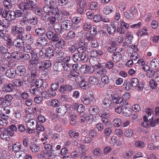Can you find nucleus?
<instances>
[{
    "label": "nucleus",
    "mask_w": 159,
    "mask_h": 159,
    "mask_svg": "<svg viewBox=\"0 0 159 159\" xmlns=\"http://www.w3.org/2000/svg\"><path fill=\"white\" fill-rule=\"evenodd\" d=\"M46 35L47 38L52 42H56L55 46L56 48L61 49L63 48L65 42L62 39H60L59 35L54 33L53 31L48 30Z\"/></svg>",
    "instance_id": "1"
},
{
    "label": "nucleus",
    "mask_w": 159,
    "mask_h": 159,
    "mask_svg": "<svg viewBox=\"0 0 159 159\" xmlns=\"http://www.w3.org/2000/svg\"><path fill=\"white\" fill-rule=\"evenodd\" d=\"M48 2L43 7V10L45 12L51 13L52 15H55L58 10L55 8L57 1V0H47Z\"/></svg>",
    "instance_id": "2"
},
{
    "label": "nucleus",
    "mask_w": 159,
    "mask_h": 159,
    "mask_svg": "<svg viewBox=\"0 0 159 159\" xmlns=\"http://www.w3.org/2000/svg\"><path fill=\"white\" fill-rule=\"evenodd\" d=\"M36 0H27L25 2L22 3L19 5V7L23 10H28L31 8H34L37 5Z\"/></svg>",
    "instance_id": "3"
},
{
    "label": "nucleus",
    "mask_w": 159,
    "mask_h": 159,
    "mask_svg": "<svg viewBox=\"0 0 159 159\" xmlns=\"http://www.w3.org/2000/svg\"><path fill=\"white\" fill-rule=\"evenodd\" d=\"M121 106L123 107V113L124 116L128 117L131 114L132 109L126 101H124L121 103Z\"/></svg>",
    "instance_id": "4"
},
{
    "label": "nucleus",
    "mask_w": 159,
    "mask_h": 159,
    "mask_svg": "<svg viewBox=\"0 0 159 159\" xmlns=\"http://www.w3.org/2000/svg\"><path fill=\"white\" fill-rule=\"evenodd\" d=\"M80 99L83 103L86 105H88L93 101L94 97L93 94L92 93H90L83 95L81 96Z\"/></svg>",
    "instance_id": "5"
},
{
    "label": "nucleus",
    "mask_w": 159,
    "mask_h": 159,
    "mask_svg": "<svg viewBox=\"0 0 159 159\" xmlns=\"http://www.w3.org/2000/svg\"><path fill=\"white\" fill-rule=\"evenodd\" d=\"M39 50L37 48L33 49V50L30 52L31 55V59L29 61V63L30 65H33L37 63L39 61V59L38 56V50Z\"/></svg>",
    "instance_id": "6"
},
{
    "label": "nucleus",
    "mask_w": 159,
    "mask_h": 159,
    "mask_svg": "<svg viewBox=\"0 0 159 159\" xmlns=\"http://www.w3.org/2000/svg\"><path fill=\"white\" fill-rule=\"evenodd\" d=\"M138 10L135 7H132L126 11L124 13L125 17L127 19L132 20L134 18V16L137 13Z\"/></svg>",
    "instance_id": "7"
},
{
    "label": "nucleus",
    "mask_w": 159,
    "mask_h": 159,
    "mask_svg": "<svg viewBox=\"0 0 159 159\" xmlns=\"http://www.w3.org/2000/svg\"><path fill=\"white\" fill-rule=\"evenodd\" d=\"M2 18L6 20L11 21L15 19L14 16V11L13 10H4Z\"/></svg>",
    "instance_id": "8"
},
{
    "label": "nucleus",
    "mask_w": 159,
    "mask_h": 159,
    "mask_svg": "<svg viewBox=\"0 0 159 159\" xmlns=\"http://www.w3.org/2000/svg\"><path fill=\"white\" fill-rule=\"evenodd\" d=\"M130 83L132 86L135 88V89L138 91L142 90L143 88V85L142 83H139L138 79L133 78L131 79Z\"/></svg>",
    "instance_id": "9"
},
{
    "label": "nucleus",
    "mask_w": 159,
    "mask_h": 159,
    "mask_svg": "<svg viewBox=\"0 0 159 159\" xmlns=\"http://www.w3.org/2000/svg\"><path fill=\"white\" fill-rule=\"evenodd\" d=\"M73 83L72 84H62L60 86L59 91L61 93L65 94L73 90Z\"/></svg>",
    "instance_id": "10"
},
{
    "label": "nucleus",
    "mask_w": 159,
    "mask_h": 159,
    "mask_svg": "<svg viewBox=\"0 0 159 159\" xmlns=\"http://www.w3.org/2000/svg\"><path fill=\"white\" fill-rule=\"evenodd\" d=\"M22 35H18L17 38L14 40L13 42V45L21 49L24 45V42L22 39Z\"/></svg>",
    "instance_id": "11"
},
{
    "label": "nucleus",
    "mask_w": 159,
    "mask_h": 159,
    "mask_svg": "<svg viewBox=\"0 0 159 159\" xmlns=\"http://www.w3.org/2000/svg\"><path fill=\"white\" fill-rule=\"evenodd\" d=\"M24 31V28L20 26L13 25L11 26V32L14 35H22Z\"/></svg>",
    "instance_id": "12"
},
{
    "label": "nucleus",
    "mask_w": 159,
    "mask_h": 159,
    "mask_svg": "<svg viewBox=\"0 0 159 159\" xmlns=\"http://www.w3.org/2000/svg\"><path fill=\"white\" fill-rule=\"evenodd\" d=\"M3 39L7 41V46H10L12 44V39L11 36L6 33H4L3 30H0V39Z\"/></svg>",
    "instance_id": "13"
},
{
    "label": "nucleus",
    "mask_w": 159,
    "mask_h": 159,
    "mask_svg": "<svg viewBox=\"0 0 159 159\" xmlns=\"http://www.w3.org/2000/svg\"><path fill=\"white\" fill-rule=\"evenodd\" d=\"M15 87L11 83H7L4 84L2 87V90L5 93H11L15 89Z\"/></svg>",
    "instance_id": "14"
},
{
    "label": "nucleus",
    "mask_w": 159,
    "mask_h": 159,
    "mask_svg": "<svg viewBox=\"0 0 159 159\" xmlns=\"http://www.w3.org/2000/svg\"><path fill=\"white\" fill-rule=\"evenodd\" d=\"M74 40H70L68 43L69 47L67 51L70 53L75 52L77 49V44L74 43Z\"/></svg>",
    "instance_id": "15"
},
{
    "label": "nucleus",
    "mask_w": 159,
    "mask_h": 159,
    "mask_svg": "<svg viewBox=\"0 0 159 159\" xmlns=\"http://www.w3.org/2000/svg\"><path fill=\"white\" fill-rule=\"evenodd\" d=\"M56 111L58 116H63L67 111V108L65 105H60L57 107Z\"/></svg>",
    "instance_id": "16"
},
{
    "label": "nucleus",
    "mask_w": 159,
    "mask_h": 159,
    "mask_svg": "<svg viewBox=\"0 0 159 159\" xmlns=\"http://www.w3.org/2000/svg\"><path fill=\"white\" fill-rule=\"evenodd\" d=\"M54 48V46L53 45H52L49 47L45 49V56L48 58L53 57L54 56V52L53 49Z\"/></svg>",
    "instance_id": "17"
},
{
    "label": "nucleus",
    "mask_w": 159,
    "mask_h": 159,
    "mask_svg": "<svg viewBox=\"0 0 159 159\" xmlns=\"http://www.w3.org/2000/svg\"><path fill=\"white\" fill-rule=\"evenodd\" d=\"M113 103L111 99L110 98H104L102 101V106L103 107L105 108H109Z\"/></svg>",
    "instance_id": "18"
},
{
    "label": "nucleus",
    "mask_w": 159,
    "mask_h": 159,
    "mask_svg": "<svg viewBox=\"0 0 159 159\" xmlns=\"http://www.w3.org/2000/svg\"><path fill=\"white\" fill-rule=\"evenodd\" d=\"M22 146L21 144L19 142H16L12 144V145H9L8 148H10V149L11 150V148L12 150L15 152H18L21 149Z\"/></svg>",
    "instance_id": "19"
},
{
    "label": "nucleus",
    "mask_w": 159,
    "mask_h": 159,
    "mask_svg": "<svg viewBox=\"0 0 159 159\" xmlns=\"http://www.w3.org/2000/svg\"><path fill=\"white\" fill-rule=\"evenodd\" d=\"M72 24V23L70 20H66L63 21L61 26L64 30H69L71 29Z\"/></svg>",
    "instance_id": "20"
},
{
    "label": "nucleus",
    "mask_w": 159,
    "mask_h": 159,
    "mask_svg": "<svg viewBox=\"0 0 159 159\" xmlns=\"http://www.w3.org/2000/svg\"><path fill=\"white\" fill-rule=\"evenodd\" d=\"M75 36V34L74 30L69 31L67 33V35L65 34L62 35L64 39L67 40H69L74 39Z\"/></svg>",
    "instance_id": "21"
},
{
    "label": "nucleus",
    "mask_w": 159,
    "mask_h": 159,
    "mask_svg": "<svg viewBox=\"0 0 159 159\" xmlns=\"http://www.w3.org/2000/svg\"><path fill=\"white\" fill-rule=\"evenodd\" d=\"M37 45L39 47L46 46L48 43V40L44 37H41L37 41Z\"/></svg>",
    "instance_id": "22"
},
{
    "label": "nucleus",
    "mask_w": 159,
    "mask_h": 159,
    "mask_svg": "<svg viewBox=\"0 0 159 159\" xmlns=\"http://www.w3.org/2000/svg\"><path fill=\"white\" fill-rule=\"evenodd\" d=\"M55 15L57 17V20L58 21L60 20L61 21L63 16H69V14L68 12L64 10L61 12L59 11L58 10L57 11V13L55 14Z\"/></svg>",
    "instance_id": "23"
},
{
    "label": "nucleus",
    "mask_w": 159,
    "mask_h": 159,
    "mask_svg": "<svg viewBox=\"0 0 159 159\" xmlns=\"http://www.w3.org/2000/svg\"><path fill=\"white\" fill-rule=\"evenodd\" d=\"M43 81L42 79H39L38 80L33 79L32 80L31 85L35 86L38 88L41 87L43 84Z\"/></svg>",
    "instance_id": "24"
},
{
    "label": "nucleus",
    "mask_w": 159,
    "mask_h": 159,
    "mask_svg": "<svg viewBox=\"0 0 159 159\" xmlns=\"http://www.w3.org/2000/svg\"><path fill=\"white\" fill-rule=\"evenodd\" d=\"M16 72L18 76H23L26 73V70L24 66L20 65L17 67V70Z\"/></svg>",
    "instance_id": "25"
},
{
    "label": "nucleus",
    "mask_w": 159,
    "mask_h": 159,
    "mask_svg": "<svg viewBox=\"0 0 159 159\" xmlns=\"http://www.w3.org/2000/svg\"><path fill=\"white\" fill-rule=\"evenodd\" d=\"M20 9H16L14 11V16L15 18H20L23 16V11H26V12L29 14L30 13V11H28V10H24L19 7Z\"/></svg>",
    "instance_id": "26"
},
{
    "label": "nucleus",
    "mask_w": 159,
    "mask_h": 159,
    "mask_svg": "<svg viewBox=\"0 0 159 159\" xmlns=\"http://www.w3.org/2000/svg\"><path fill=\"white\" fill-rule=\"evenodd\" d=\"M5 74L7 77L14 79L15 77L16 74V70L11 68L7 70Z\"/></svg>",
    "instance_id": "27"
},
{
    "label": "nucleus",
    "mask_w": 159,
    "mask_h": 159,
    "mask_svg": "<svg viewBox=\"0 0 159 159\" xmlns=\"http://www.w3.org/2000/svg\"><path fill=\"white\" fill-rule=\"evenodd\" d=\"M111 97L112 101V100L113 102L115 103L116 104L119 103L121 104V103L124 101L121 97H119L117 94H111Z\"/></svg>",
    "instance_id": "28"
},
{
    "label": "nucleus",
    "mask_w": 159,
    "mask_h": 159,
    "mask_svg": "<svg viewBox=\"0 0 159 159\" xmlns=\"http://www.w3.org/2000/svg\"><path fill=\"white\" fill-rule=\"evenodd\" d=\"M5 129L11 136H12L14 134V132L16 131L17 129L15 125H12L10 126L9 127L6 128Z\"/></svg>",
    "instance_id": "29"
},
{
    "label": "nucleus",
    "mask_w": 159,
    "mask_h": 159,
    "mask_svg": "<svg viewBox=\"0 0 159 159\" xmlns=\"http://www.w3.org/2000/svg\"><path fill=\"white\" fill-rule=\"evenodd\" d=\"M97 67V69L98 70L96 71V75L99 76H102V75H105L107 74V70H106L102 68L99 67V66L95 65Z\"/></svg>",
    "instance_id": "30"
},
{
    "label": "nucleus",
    "mask_w": 159,
    "mask_h": 159,
    "mask_svg": "<svg viewBox=\"0 0 159 159\" xmlns=\"http://www.w3.org/2000/svg\"><path fill=\"white\" fill-rule=\"evenodd\" d=\"M53 68L54 70L61 71L63 68V63L59 61L56 62L53 65Z\"/></svg>",
    "instance_id": "31"
},
{
    "label": "nucleus",
    "mask_w": 159,
    "mask_h": 159,
    "mask_svg": "<svg viewBox=\"0 0 159 159\" xmlns=\"http://www.w3.org/2000/svg\"><path fill=\"white\" fill-rule=\"evenodd\" d=\"M8 52V47L6 45L0 46V55L4 56L7 54H9Z\"/></svg>",
    "instance_id": "32"
},
{
    "label": "nucleus",
    "mask_w": 159,
    "mask_h": 159,
    "mask_svg": "<svg viewBox=\"0 0 159 159\" xmlns=\"http://www.w3.org/2000/svg\"><path fill=\"white\" fill-rule=\"evenodd\" d=\"M114 7L112 5H109L106 6L103 9V12L105 15H108L114 11Z\"/></svg>",
    "instance_id": "33"
},
{
    "label": "nucleus",
    "mask_w": 159,
    "mask_h": 159,
    "mask_svg": "<svg viewBox=\"0 0 159 159\" xmlns=\"http://www.w3.org/2000/svg\"><path fill=\"white\" fill-rule=\"evenodd\" d=\"M89 112L92 115H96L99 113V108L96 106L90 107L89 109Z\"/></svg>",
    "instance_id": "34"
},
{
    "label": "nucleus",
    "mask_w": 159,
    "mask_h": 159,
    "mask_svg": "<svg viewBox=\"0 0 159 159\" xmlns=\"http://www.w3.org/2000/svg\"><path fill=\"white\" fill-rule=\"evenodd\" d=\"M83 29L84 30L89 31L91 27V23L89 20L86 19L83 22Z\"/></svg>",
    "instance_id": "35"
},
{
    "label": "nucleus",
    "mask_w": 159,
    "mask_h": 159,
    "mask_svg": "<svg viewBox=\"0 0 159 159\" xmlns=\"http://www.w3.org/2000/svg\"><path fill=\"white\" fill-rule=\"evenodd\" d=\"M23 80L20 79H15L12 80L13 84L17 87H20L23 84Z\"/></svg>",
    "instance_id": "36"
},
{
    "label": "nucleus",
    "mask_w": 159,
    "mask_h": 159,
    "mask_svg": "<svg viewBox=\"0 0 159 159\" xmlns=\"http://www.w3.org/2000/svg\"><path fill=\"white\" fill-rule=\"evenodd\" d=\"M45 30L43 28H38L35 30V33L38 36L43 35L45 34Z\"/></svg>",
    "instance_id": "37"
},
{
    "label": "nucleus",
    "mask_w": 159,
    "mask_h": 159,
    "mask_svg": "<svg viewBox=\"0 0 159 159\" xmlns=\"http://www.w3.org/2000/svg\"><path fill=\"white\" fill-rule=\"evenodd\" d=\"M79 74V73L75 70H71L70 72V74L67 75L66 78L68 79H71L72 77L77 78L78 77Z\"/></svg>",
    "instance_id": "38"
},
{
    "label": "nucleus",
    "mask_w": 159,
    "mask_h": 159,
    "mask_svg": "<svg viewBox=\"0 0 159 159\" xmlns=\"http://www.w3.org/2000/svg\"><path fill=\"white\" fill-rule=\"evenodd\" d=\"M30 149L33 153H36L39 151L40 149V147L37 145L33 143L30 145Z\"/></svg>",
    "instance_id": "39"
},
{
    "label": "nucleus",
    "mask_w": 159,
    "mask_h": 159,
    "mask_svg": "<svg viewBox=\"0 0 159 159\" xmlns=\"http://www.w3.org/2000/svg\"><path fill=\"white\" fill-rule=\"evenodd\" d=\"M112 56V59L114 62H117L120 61L121 55L119 52H115Z\"/></svg>",
    "instance_id": "40"
},
{
    "label": "nucleus",
    "mask_w": 159,
    "mask_h": 159,
    "mask_svg": "<svg viewBox=\"0 0 159 159\" xmlns=\"http://www.w3.org/2000/svg\"><path fill=\"white\" fill-rule=\"evenodd\" d=\"M66 55V54L61 50L57 51L56 53V57L57 58L59 59L58 60H62L63 58Z\"/></svg>",
    "instance_id": "41"
},
{
    "label": "nucleus",
    "mask_w": 159,
    "mask_h": 159,
    "mask_svg": "<svg viewBox=\"0 0 159 159\" xmlns=\"http://www.w3.org/2000/svg\"><path fill=\"white\" fill-rule=\"evenodd\" d=\"M25 122L26 123L27 126L28 128L31 127L34 125L35 124H37V121L33 119H25Z\"/></svg>",
    "instance_id": "42"
},
{
    "label": "nucleus",
    "mask_w": 159,
    "mask_h": 159,
    "mask_svg": "<svg viewBox=\"0 0 159 159\" xmlns=\"http://www.w3.org/2000/svg\"><path fill=\"white\" fill-rule=\"evenodd\" d=\"M107 30L109 34H113L116 31V28L113 23H112L108 26Z\"/></svg>",
    "instance_id": "43"
},
{
    "label": "nucleus",
    "mask_w": 159,
    "mask_h": 159,
    "mask_svg": "<svg viewBox=\"0 0 159 159\" xmlns=\"http://www.w3.org/2000/svg\"><path fill=\"white\" fill-rule=\"evenodd\" d=\"M143 121L141 123V125L145 128H148L150 126V121L148 120V117L145 116L143 117Z\"/></svg>",
    "instance_id": "44"
},
{
    "label": "nucleus",
    "mask_w": 159,
    "mask_h": 159,
    "mask_svg": "<svg viewBox=\"0 0 159 159\" xmlns=\"http://www.w3.org/2000/svg\"><path fill=\"white\" fill-rule=\"evenodd\" d=\"M32 66L30 65L29 66V70L30 71V76L32 78H36L37 76V71L36 69H32Z\"/></svg>",
    "instance_id": "45"
},
{
    "label": "nucleus",
    "mask_w": 159,
    "mask_h": 159,
    "mask_svg": "<svg viewBox=\"0 0 159 159\" xmlns=\"http://www.w3.org/2000/svg\"><path fill=\"white\" fill-rule=\"evenodd\" d=\"M10 135L6 131L5 129L4 130V131L1 133L0 137L2 139L6 141H9L10 140V138L9 137Z\"/></svg>",
    "instance_id": "46"
},
{
    "label": "nucleus",
    "mask_w": 159,
    "mask_h": 159,
    "mask_svg": "<svg viewBox=\"0 0 159 159\" xmlns=\"http://www.w3.org/2000/svg\"><path fill=\"white\" fill-rule=\"evenodd\" d=\"M38 4H37V5L34 8H31L28 9V11H30L33 10L35 11V13L38 16H40L42 15V9L39 7H37Z\"/></svg>",
    "instance_id": "47"
},
{
    "label": "nucleus",
    "mask_w": 159,
    "mask_h": 159,
    "mask_svg": "<svg viewBox=\"0 0 159 159\" xmlns=\"http://www.w3.org/2000/svg\"><path fill=\"white\" fill-rule=\"evenodd\" d=\"M38 22V18L36 16L30 17L28 19V22L33 25H35Z\"/></svg>",
    "instance_id": "48"
},
{
    "label": "nucleus",
    "mask_w": 159,
    "mask_h": 159,
    "mask_svg": "<svg viewBox=\"0 0 159 159\" xmlns=\"http://www.w3.org/2000/svg\"><path fill=\"white\" fill-rule=\"evenodd\" d=\"M80 88L83 89H86L89 87V83L82 80H80Z\"/></svg>",
    "instance_id": "49"
},
{
    "label": "nucleus",
    "mask_w": 159,
    "mask_h": 159,
    "mask_svg": "<svg viewBox=\"0 0 159 159\" xmlns=\"http://www.w3.org/2000/svg\"><path fill=\"white\" fill-rule=\"evenodd\" d=\"M42 65L44 69L47 70L51 67L52 63L50 61L47 60L42 62Z\"/></svg>",
    "instance_id": "50"
},
{
    "label": "nucleus",
    "mask_w": 159,
    "mask_h": 159,
    "mask_svg": "<svg viewBox=\"0 0 159 159\" xmlns=\"http://www.w3.org/2000/svg\"><path fill=\"white\" fill-rule=\"evenodd\" d=\"M30 93L34 95H39L40 93V89L39 88H34V86H32L30 88Z\"/></svg>",
    "instance_id": "51"
},
{
    "label": "nucleus",
    "mask_w": 159,
    "mask_h": 159,
    "mask_svg": "<svg viewBox=\"0 0 159 159\" xmlns=\"http://www.w3.org/2000/svg\"><path fill=\"white\" fill-rule=\"evenodd\" d=\"M117 49V48L114 46V43H111L110 44V46L107 48L108 51L111 53L115 52Z\"/></svg>",
    "instance_id": "52"
},
{
    "label": "nucleus",
    "mask_w": 159,
    "mask_h": 159,
    "mask_svg": "<svg viewBox=\"0 0 159 159\" xmlns=\"http://www.w3.org/2000/svg\"><path fill=\"white\" fill-rule=\"evenodd\" d=\"M90 45L92 48H98L99 46L98 41L96 38L90 42Z\"/></svg>",
    "instance_id": "53"
},
{
    "label": "nucleus",
    "mask_w": 159,
    "mask_h": 159,
    "mask_svg": "<svg viewBox=\"0 0 159 159\" xmlns=\"http://www.w3.org/2000/svg\"><path fill=\"white\" fill-rule=\"evenodd\" d=\"M122 121L119 118H115L113 121V125L116 127H118L121 125Z\"/></svg>",
    "instance_id": "54"
},
{
    "label": "nucleus",
    "mask_w": 159,
    "mask_h": 159,
    "mask_svg": "<svg viewBox=\"0 0 159 159\" xmlns=\"http://www.w3.org/2000/svg\"><path fill=\"white\" fill-rule=\"evenodd\" d=\"M70 3L68 0H57V3L59 6L66 7L68 6Z\"/></svg>",
    "instance_id": "55"
},
{
    "label": "nucleus",
    "mask_w": 159,
    "mask_h": 159,
    "mask_svg": "<svg viewBox=\"0 0 159 159\" xmlns=\"http://www.w3.org/2000/svg\"><path fill=\"white\" fill-rule=\"evenodd\" d=\"M80 61L83 62H85L88 60L89 56L86 53H83L80 54Z\"/></svg>",
    "instance_id": "56"
},
{
    "label": "nucleus",
    "mask_w": 159,
    "mask_h": 159,
    "mask_svg": "<svg viewBox=\"0 0 159 159\" xmlns=\"http://www.w3.org/2000/svg\"><path fill=\"white\" fill-rule=\"evenodd\" d=\"M3 4L4 7L7 9H11L13 7L12 4L11 2H9L8 0H4L3 1Z\"/></svg>",
    "instance_id": "57"
},
{
    "label": "nucleus",
    "mask_w": 159,
    "mask_h": 159,
    "mask_svg": "<svg viewBox=\"0 0 159 159\" xmlns=\"http://www.w3.org/2000/svg\"><path fill=\"white\" fill-rule=\"evenodd\" d=\"M20 58L24 61H29L30 60V56L28 53H23L21 55Z\"/></svg>",
    "instance_id": "58"
},
{
    "label": "nucleus",
    "mask_w": 159,
    "mask_h": 159,
    "mask_svg": "<svg viewBox=\"0 0 159 159\" xmlns=\"http://www.w3.org/2000/svg\"><path fill=\"white\" fill-rule=\"evenodd\" d=\"M54 31L56 33H58L61 34L62 32V28L61 26H60L59 24H56L54 25Z\"/></svg>",
    "instance_id": "59"
},
{
    "label": "nucleus",
    "mask_w": 159,
    "mask_h": 159,
    "mask_svg": "<svg viewBox=\"0 0 159 159\" xmlns=\"http://www.w3.org/2000/svg\"><path fill=\"white\" fill-rule=\"evenodd\" d=\"M80 54L78 55V53L74 54L72 56L71 58L73 61L75 63H78L80 61Z\"/></svg>",
    "instance_id": "60"
},
{
    "label": "nucleus",
    "mask_w": 159,
    "mask_h": 159,
    "mask_svg": "<svg viewBox=\"0 0 159 159\" xmlns=\"http://www.w3.org/2000/svg\"><path fill=\"white\" fill-rule=\"evenodd\" d=\"M69 134L71 138H76L79 136L80 134L78 132H76L74 130H70L69 132Z\"/></svg>",
    "instance_id": "61"
},
{
    "label": "nucleus",
    "mask_w": 159,
    "mask_h": 159,
    "mask_svg": "<svg viewBox=\"0 0 159 159\" xmlns=\"http://www.w3.org/2000/svg\"><path fill=\"white\" fill-rule=\"evenodd\" d=\"M97 27L96 26L93 25L91 27L90 30V32L91 34L93 36H96L97 33Z\"/></svg>",
    "instance_id": "62"
},
{
    "label": "nucleus",
    "mask_w": 159,
    "mask_h": 159,
    "mask_svg": "<svg viewBox=\"0 0 159 159\" xmlns=\"http://www.w3.org/2000/svg\"><path fill=\"white\" fill-rule=\"evenodd\" d=\"M93 20L96 23H98L101 21L102 16L99 14L95 15L93 18Z\"/></svg>",
    "instance_id": "63"
},
{
    "label": "nucleus",
    "mask_w": 159,
    "mask_h": 159,
    "mask_svg": "<svg viewBox=\"0 0 159 159\" xmlns=\"http://www.w3.org/2000/svg\"><path fill=\"white\" fill-rule=\"evenodd\" d=\"M98 4L96 2L91 3L89 6V9L91 10H96L98 9Z\"/></svg>",
    "instance_id": "64"
}]
</instances>
